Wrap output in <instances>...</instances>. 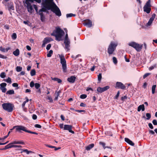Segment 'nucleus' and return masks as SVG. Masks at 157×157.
I'll use <instances>...</instances> for the list:
<instances>
[{
    "instance_id": "f257e3e1",
    "label": "nucleus",
    "mask_w": 157,
    "mask_h": 157,
    "mask_svg": "<svg viewBox=\"0 0 157 157\" xmlns=\"http://www.w3.org/2000/svg\"><path fill=\"white\" fill-rule=\"evenodd\" d=\"M64 34V31L58 27L56 28V29L53 31L51 35L55 36L56 40L60 41L62 40L61 38Z\"/></svg>"
},
{
    "instance_id": "f03ea898",
    "label": "nucleus",
    "mask_w": 157,
    "mask_h": 157,
    "mask_svg": "<svg viewBox=\"0 0 157 157\" xmlns=\"http://www.w3.org/2000/svg\"><path fill=\"white\" fill-rule=\"evenodd\" d=\"M53 0H45L44 3V7L39 10L38 13H43L42 12H46L48 10H51L52 3Z\"/></svg>"
},
{
    "instance_id": "7ed1b4c3",
    "label": "nucleus",
    "mask_w": 157,
    "mask_h": 157,
    "mask_svg": "<svg viewBox=\"0 0 157 157\" xmlns=\"http://www.w3.org/2000/svg\"><path fill=\"white\" fill-rule=\"evenodd\" d=\"M117 45L113 42H111L109 45L107 49V52L109 56L111 55H114V52L116 49Z\"/></svg>"
},
{
    "instance_id": "20e7f679",
    "label": "nucleus",
    "mask_w": 157,
    "mask_h": 157,
    "mask_svg": "<svg viewBox=\"0 0 157 157\" xmlns=\"http://www.w3.org/2000/svg\"><path fill=\"white\" fill-rule=\"evenodd\" d=\"M2 106L4 109L9 112H12L14 107L13 104L10 103H3L2 105Z\"/></svg>"
},
{
    "instance_id": "39448f33",
    "label": "nucleus",
    "mask_w": 157,
    "mask_h": 157,
    "mask_svg": "<svg viewBox=\"0 0 157 157\" xmlns=\"http://www.w3.org/2000/svg\"><path fill=\"white\" fill-rule=\"evenodd\" d=\"M51 10L57 16L59 17L61 15V12L59 8L53 2V1L52 3V7Z\"/></svg>"
},
{
    "instance_id": "423d86ee",
    "label": "nucleus",
    "mask_w": 157,
    "mask_h": 157,
    "mask_svg": "<svg viewBox=\"0 0 157 157\" xmlns=\"http://www.w3.org/2000/svg\"><path fill=\"white\" fill-rule=\"evenodd\" d=\"M15 128L16 129V132H17L20 133L22 132L21 131H24L27 132L28 131L26 127L22 125L15 126L13 127L10 130L12 131V130Z\"/></svg>"
},
{
    "instance_id": "0eeeda50",
    "label": "nucleus",
    "mask_w": 157,
    "mask_h": 157,
    "mask_svg": "<svg viewBox=\"0 0 157 157\" xmlns=\"http://www.w3.org/2000/svg\"><path fill=\"white\" fill-rule=\"evenodd\" d=\"M60 59V63L62 64L63 71L64 72L67 71L66 62L63 55H59Z\"/></svg>"
},
{
    "instance_id": "6e6552de",
    "label": "nucleus",
    "mask_w": 157,
    "mask_h": 157,
    "mask_svg": "<svg viewBox=\"0 0 157 157\" xmlns=\"http://www.w3.org/2000/svg\"><path fill=\"white\" fill-rule=\"evenodd\" d=\"M128 45L134 48L137 52H139L142 49V46L134 42H132L128 44Z\"/></svg>"
},
{
    "instance_id": "1a4fd4ad",
    "label": "nucleus",
    "mask_w": 157,
    "mask_h": 157,
    "mask_svg": "<svg viewBox=\"0 0 157 157\" xmlns=\"http://www.w3.org/2000/svg\"><path fill=\"white\" fill-rule=\"evenodd\" d=\"M64 44H65V49L67 50V51L70 50V40H64Z\"/></svg>"
},
{
    "instance_id": "9d476101",
    "label": "nucleus",
    "mask_w": 157,
    "mask_h": 157,
    "mask_svg": "<svg viewBox=\"0 0 157 157\" xmlns=\"http://www.w3.org/2000/svg\"><path fill=\"white\" fill-rule=\"evenodd\" d=\"M72 125H71L65 124L64 125L63 129L68 130L70 132L74 134L75 133L74 131L72 130Z\"/></svg>"
},
{
    "instance_id": "9b49d317",
    "label": "nucleus",
    "mask_w": 157,
    "mask_h": 157,
    "mask_svg": "<svg viewBox=\"0 0 157 157\" xmlns=\"http://www.w3.org/2000/svg\"><path fill=\"white\" fill-rule=\"evenodd\" d=\"M109 86H106L103 87H98L97 89V91L100 93H102L106 91L109 89Z\"/></svg>"
},
{
    "instance_id": "f8f14e48",
    "label": "nucleus",
    "mask_w": 157,
    "mask_h": 157,
    "mask_svg": "<svg viewBox=\"0 0 157 157\" xmlns=\"http://www.w3.org/2000/svg\"><path fill=\"white\" fill-rule=\"evenodd\" d=\"M6 83H2L0 84V89L1 90L3 93H5L6 90Z\"/></svg>"
},
{
    "instance_id": "ddd939ff",
    "label": "nucleus",
    "mask_w": 157,
    "mask_h": 157,
    "mask_svg": "<svg viewBox=\"0 0 157 157\" xmlns=\"http://www.w3.org/2000/svg\"><path fill=\"white\" fill-rule=\"evenodd\" d=\"M83 24L88 27H91L92 25V21L90 20L87 19L84 21Z\"/></svg>"
},
{
    "instance_id": "4468645a",
    "label": "nucleus",
    "mask_w": 157,
    "mask_h": 157,
    "mask_svg": "<svg viewBox=\"0 0 157 157\" xmlns=\"http://www.w3.org/2000/svg\"><path fill=\"white\" fill-rule=\"evenodd\" d=\"M116 87L121 89H124L125 87L124 85L121 82H117L116 83Z\"/></svg>"
},
{
    "instance_id": "2eb2a0df",
    "label": "nucleus",
    "mask_w": 157,
    "mask_h": 157,
    "mask_svg": "<svg viewBox=\"0 0 157 157\" xmlns=\"http://www.w3.org/2000/svg\"><path fill=\"white\" fill-rule=\"evenodd\" d=\"M25 4L27 5L26 7L28 12L29 13H32L33 12V8L32 6L31 5V4Z\"/></svg>"
},
{
    "instance_id": "dca6fc26",
    "label": "nucleus",
    "mask_w": 157,
    "mask_h": 157,
    "mask_svg": "<svg viewBox=\"0 0 157 157\" xmlns=\"http://www.w3.org/2000/svg\"><path fill=\"white\" fill-rule=\"evenodd\" d=\"M155 15H156L155 13H153L151 17L150 18L148 21L147 23V25L148 26H150L151 25L155 17Z\"/></svg>"
},
{
    "instance_id": "f3484780",
    "label": "nucleus",
    "mask_w": 157,
    "mask_h": 157,
    "mask_svg": "<svg viewBox=\"0 0 157 157\" xmlns=\"http://www.w3.org/2000/svg\"><path fill=\"white\" fill-rule=\"evenodd\" d=\"M76 78L75 76H71L69 77L67 79V81L71 83H73L74 82Z\"/></svg>"
},
{
    "instance_id": "a211bd4d",
    "label": "nucleus",
    "mask_w": 157,
    "mask_h": 157,
    "mask_svg": "<svg viewBox=\"0 0 157 157\" xmlns=\"http://www.w3.org/2000/svg\"><path fill=\"white\" fill-rule=\"evenodd\" d=\"M125 141L130 145L133 146L134 144L131 140L128 138H125L124 139Z\"/></svg>"
},
{
    "instance_id": "6ab92c4d",
    "label": "nucleus",
    "mask_w": 157,
    "mask_h": 157,
    "mask_svg": "<svg viewBox=\"0 0 157 157\" xmlns=\"http://www.w3.org/2000/svg\"><path fill=\"white\" fill-rule=\"evenodd\" d=\"M143 9L144 11L146 12L147 13H149L151 10V9L150 7H147L145 6H144Z\"/></svg>"
},
{
    "instance_id": "aec40b11",
    "label": "nucleus",
    "mask_w": 157,
    "mask_h": 157,
    "mask_svg": "<svg viewBox=\"0 0 157 157\" xmlns=\"http://www.w3.org/2000/svg\"><path fill=\"white\" fill-rule=\"evenodd\" d=\"M144 104L140 105L138 107L137 111L140 112L141 110L142 111L144 110Z\"/></svg>"
},
{
    "instance_id": "412c9836",
    "label": "nucleus",
    "mask_w": 157,
    "mask_h": 157,
    "mask_svg": "<svg viewBox=\"0 0 157 157\" xmlns=\"http://www.w3.org/2000/svg\"><path fill=\"white\" fill-rule=\"evenodd\" d=\"M50 41L49 40V38L48 37L45 38L43 41V43L42 44V46H44L46 44L49 42Z\"/></svg>"
},
{
    "instance_id": "4be33fe9",
    "label": "nucleus",
    "mask_w": 157,
    "mask_h": 157,
    "mask_svg": "<svg viewBox=\"0 0 157 157\" xmlns=\"http://www.w3.org/2000/svg\"><path fill=\"white\" fill-rule=\"evenodd\" d=\"M12 147H13V145L11 144V143L9 144L8 145L6 146L3 149H2V150H6L8 149H9L10 148H11Z\"/></svg>"
},
{
    "instance_id": "5701e85b",
    "label": "nucleus",
    "mask_w": 157,
    "mask_h": 157,
    "mask_svg": "<svg viewBox=\"0 0 157 157\" xmlns=\"http://www.w3.org/2000/svg\"><path fill=\"white\" fill-rule=\"evenodd\" d=\"M39 14L40 16V19L41 21L42 22H44L45 21V17L43 13H39Z\"/></svg>"
},
{
    "instance_id": "b1692460",
    "label": "nucleus",
    "mask_w": 157,
    "mask_h": 157,
    "mask_svg": "<svg viewBox=\"0 0 157 157\" xmlns=\"http://www.w3.org/2000/svg\"><path fill=\"white\" fill-rule=\"evenodd\" d=\"M94 146V144H91L88 146H87L86 147V150L87 151H89Z\"/></svg>"
},
{
    "instance_id": "393cba45",
    "label": "nucleus",
    "mask_w": 157,
    "mask_h": 157,
    "mask_svg": "<svg viewBox=\"0 0 157 157\" xmlns=\"http://www.w3.org/2000/svg\"><path fill=\"white\" fill-rule=\"evenodd\" d=\"M13 54L15 56H17L19 55L20 54V52L19 49L18 48L13 52Z\"/></svg>"
},
{
    "instance_id": "a878e982",
    "label": "nucleus",
    "mask_w": 157,
    "mask_h": 157,
    "mask_svg": "<svg viewBox=\"0 0 157 157\" xmlns=\"http://www.w3.org/2000/svg\"><path fill=\"white\" fill-rule=\"evenodd\" d=\"M51 79L57 82L58 83H61L62 82V81L60 79L57 78L51 77Z\"/></svg>"
},
{
    "instance_id": "bb28decb",
    "label": "nucleus",
    "mask_w": 157,
    "mask_h": 157,
    "mask_svg": "<svg viewBox=\"0 0 157 157\" xmlns=\"http://www.w3.org/2000/svg\"><path fill=\"white\" fill-rule=\"evenodd\" d=\"M14 93V91L13 90H9L7 91L6 93V94H9L10 95L13 94Z\"/></svg>"
},
{
    "instance_id": "cd10ccee",
    "label": "nucleus",
    "mask_w": 157,
    "mask_h": 157,
    "mask_svg": "<svg viewBox=\"0 0 157 157\" xmlns=\"http://www.w3.org/2000/svg\"><path fill=\"white\" fill-rule=\"evenodd\" d=\"M4 81L7 82L8 83L11 84L12 83V81L11 80V78L8 77L7 79H5L4 80Z\"/></svg>"
},
{
    "instance_id": "c85d7f7f",
    "label": "nucleus",
    "mask_w": 157,
    "mask_h": 157,
    "mask_svg": "<svg viewBox=\"0 0 157 157\" xmlns=\"http://www.w3.org/2000/svg\"><path fill=\"white\" fill-rule=\"evenodd\" d=\"M53 51L52 50H50L48 53L47 54V56L48 57H51L53 54Z\"/></svg>"
},
{
    "instance_id": "c756f323",
    "label": "nucleus",
    "mask_w": 157,
    "mask_h": 157,
    "mask_svg": "<svg viewBox=\"0 0 157 157\" xmlns=\"http://www.w3.org/2000/svg\"><path fill=\"white\" fill-rule=\"evenodd\" d=\"M36 71L34 69H32L30 72L31 76H33L36 75Z\"/></svg>"
},
{
    "instance_id": "7c9ffc66",
    "label": "nucleus",
    "mask_w": 157,
    "mask_h": 157,
    "mask_svg": "<svg viewBox=\"0 0 157 157\" xmlns=\"http://www.w3.org/2000/svg\"><path fill=\"white\" fill-rule=\"evenodd\" d=\"M76 16L75 14H74L72 13L67 14L66 15V17L67 18L71 17L72 16L75 17Z\"/></svg>"
},
{
    "instance_id": "2f4dec72",
    "label": "nucleus",
    "mask_w": 157,
    "mask_h": 157,
    "mask_svg": "<svg viewBox=\"0 0 157 157\" xmlns=\"http://www.w3.org/2000/svg\"><path fill=\"white\" fill-rule=\"evenodd\" d=\"M156 87V85H154L152 86V93L153 94H154L155 93V90Z\"/></svg>"
},
{
    "instance_id": "473e14b6",
    "label": "nucleus",
    "mask_w": 157,
    "mask_h": 157,
    "mask_svg": "<svg viewBox=\"0 0 157 157\" xmlns=\"http://www.w3.org/2000/svg\"><path fill=\"white\" fill-rule=\"evenodd\" d=\"M34 1V0H25V4H31V3H33Z\"/></svg>"
},
{
    "instance_id": "72a5a7b5",
    "label": "nucleus",
    "mask_w": 157,
    "mask_h": 157,
    "mask_svg": "<svg viewBox=\"0 0 157 157\" xmlns=\"http://www.w3.org/2000/svg\"><path fill=\"white\" fill-rule=\"evenodd\" d=\"M113 63L115 64H116L117 63V58L115 57H113Z\"/></svg>"
},
{
    "instance_id": "f704fd0d",
    "label": "nucleus",
    "mask_w": 157,
    "mask_h": 157,
    "mask_svg": "<svg viewBox=\"0 0 157 157\" xmlns=\"http://www.w3.org/2000/svg\"><path fill=\"white\" fill-rule=\"evenodd\" d=\"M6 76V74L4 72L1 73L0 75V77L2 78H5Z\"/></svg>"
},
{
    "instance_id": "c9c22d12",
    "label": "nucleus",
    "mask_w": 157,
    "mask_h": 157,
    "mask_svg": "<svg viewBox=\"0 0 157 157\" xmlns=\"http://www.w3.org/2000/svg\"><path fill=\"white\" fill-rule=\"evenodd\" d=\"M13 40H15L17 38V35L15 33H13L12 36H11Z\"/></svg>"
},
{
    "instance_id": "e433bc0d",
    "label": "nucleus",
    "mask_w": 157,
    "mask_h": 157,
    "mask_svg": "<svg viewBox=\"0 0 157 157\" xmlns=\"http://www.w3.org/2000/svg\"><path fill=\"white\" fill-rule=\"evenodd\" d=\"M146 116L147 117L146 118V119L148 120L151 118V114L150 113H146Z\"/></svg>"
},
{
    "instance_id": "4c0bfd02",
    "label": "nucleus",
    "mask_w": 157,
    "mask_h": 157,
    "mask_svg": "<svg viewBox=\"0 0 157 157\" xmlns=\"http://www.w3.org/2000/svg\"><path fill=\"white\" fill-rule=\"evenodd\" d=\"M34 86L35 88L37 89H38L40 86V85L37 83H35Z\"/></svg>"
},
{
    "instance_id": "58836bf2",
    "label": "nucleus",
    "mask_w": 157,
    "mask_h": 157,
    "mask_svg": "<svg viewBox=\"0 0 157 157\" xmlns=\"http://www.w3.org/2000/svg\"><path fill=\"white\" fill-rule=\"evenodd\" d=\"M87 95L86 94H82L80 95V98L82 99L86 98L87 97Z\"/></svg>"
},
{
    "instance_id": "ea45409f",
    "label": "nucleus",
    "mask_w": 157,
    "mask_h": 157,
    "mask_svg": "<svg viewBox=\"0 0 157 157\" xmlns=\"http://www.w3.org/2000/svg\"><path fill=\"white\" fill-rule=\"evenodd\" d=\"M22 69V68L19 66H17L16 67V71L17 72L21 71Z\"/></svg>"
},
{
    "instance_id": "a19ab883",
    "label": "nucleus",
    "mask_w": 157,
    "mask_h": 157,
    "mask_svg": "<svg viewBox=\"0 0 157 157\" xmlns=\"http://www.w3.org/2000/svg\"><path fill=\"white\" fill-rule=\"evenodd\" d=\"M102 78L101 74L100 73L98 75V80L99 82L101 81Z\"/></svg>"
},
{
    "instance_id": "79ce46f5",
    "label": "nucleus",
    "mask_w": 157,
    "mask_h": 157,
    "mask_svg": "<svg viewBox=\"0 0 157 157\" xmlns=\"http://www.w3.org/2000/svg\"><path fill=\"white\" fill-rule=\"evenodd\" d=\"M156 65L155 64L153 66H151L149 68V70H151L155 68H156Z\"/></svg>"
},
{
    "instance_id": "37998d69",
    "label": "nucleus",
    "mask_w": 157,
    "mask_h": 157,
    "mask_svg": "<svg viewBox=\"0 0 157 157\" xmlns=\"http://www.w3.org/2000/svg\"><path fill=\"white\" fill-rule=\"evenodd\" d=\"M120 94V91H119L117 92V93L116 95L114 97V98L115 99H118V97L119 96Z\"/></svg>"
},
{
    "instance_id": "c03bdc74",
    "label": "nucleus",
    "mask_w": 157,
    "mask_h": 157,
    "mask_svg": "<svg viewBox=\"0 0 157 157\" xmlns=\"http://www.w3.org/2000/svg\"><path fill=\"white\" fill-rule=\"evenodd\" d=\"M144 6H145L147 7H150L151 6L150 3H149V2H147L145 5Z\"/></svg>"
},
{
    "instance_id": "a18cd8bd",
    "label": "nucleus",
    "mask_w": 157,
    "mask_h": 157,
    "mask_svg": "<svg viewBox=\"0 0 157 157\" xmlns=\"http://www.w3.org/2000/svg\"><path fill=\"white\" fill-rule=\"evenodd\" d=\"M151 74L150 73H146L143 76V78H145L146 77L148 76L149 75Z\"/></svg>"
},
{
    "instance_id": "49530a36",
    "label": "nucleus",
    "mask_w": 157,
    "mask_h": 157,
    "mask_svg": "<svg viewBox=\"0 0 157 157\" xmlns=\"http://www.w3.org/2000/svg\"><path fill=\"white\" fill-rule=\"evenodd\" d=\"M61 91L59 90L58 91H56L55 93V96H59V95L61 93Z\"/></svg>"
},
{
    "instance_id": "de8ad7c7",
    "label": "nucleus",
    "mask_w": 157,
    "mask_h": 157,
    "mask_svg": "<svg viewBox=\"0 0 157 157\" xmlns=\"http://www.w3.org/2000/svg\"><path fill=\"white\" fill-rule=\"evenodd\" d=\"M152 123L154 125H157V121L155 119H154L152 121Z\"/></svg>"
},
{
    "instance_id": "09e8293b",
    "label": "nucleus",
    "mask_w": 157,
    "mask_h": 157,
    "mask_svg": "<svg viewBox=\"0 0 157 157\" xmlns=\"http://www.w3.org/2000/svg\"><path fill=\"white\" fill-rule=\"evenodd\" d=\"M35 84L33 81H31L30 83V86L31 87H33L34 86Z\"/></svg>"
},
{
    "instance_id": "8fccbe9b",
    "label": "nucleus",
    "mask_w": 157,
    "mask_h": 157,
    "mask_svg": "<svg viewBox=\"0 0 157 157\" xmlns=\"http://www.w3.org/2000/svg\"><path fill=\"white\" fill-rule=\"evenodd\" d=\"M27 132L29 133H30L36 134V135H38V133H37L35 132H32V131H30L29 130H28Z\"/></svg>"
},
{
    "instance_id": "3c124183",
    "label": "nucleus",
    "mask_w": 157,
    "mask_h": 157,
    "mask_svg": "<svg viewBox=\"0 0 157 157\" xmlns=\"http://www.w3.org/2000/svg\"><path fill=\"white\" fill-rule=\"evenodd\" d=\"M127 97L126 96H124L123 97H122L121 98V99L122 101H124V100L127 99Z\"/></svg>"
},
{
    "instance_id": "603ef678",
    "label": "nucleus",
    "mask_w": 157,
    "mask_h": 157,
    "mask_svg": "<svg viewBox=\"0 0 157 157\" xmlns=\"http://www.w3.org/2000/svg\"><path fill=\"white\" fill-rule=\"evenodd\" d=\"M99 144H100L102 145V146H103V148L104 149H105V143L101 142H100Z\"/></svg>"
},
{
    "instance_id": "864d4df0",
    "label": "nucleus",
    "mask_w": 157,
    "mask_h": 157,
    "mask_svg": "<svg viewBox=\"0 0 157 157\" xmlns=\"http://www.w3.org/2000/svg\"><path fill=\"white\" fill-rule=\"evenodd\" d=\"M0 51L3 52H6L5 48H3L2 47H0Z\"/></svg>"
},
{
    "instance_id": "5fc2aeb1",
    "label": "nucleus",
    "mask_w": 157,
    "mask_h": 157,
    "mask_svg": "<svg viewBox=\"0 0 157 157\" xmlns=\"http://www.w3.org/2000/svg\"><path fill=\"white\" fill-rule=\"evenodd\" d=\"M33 6L34 7V9H35L37 13L38 12V8L37 6L36 5L33 4Z\"/></svg>"
},
{
    "instance_id": "6e6d98bb",
    "label": "nucleus",
    "mask_w": 157,
    "mask_h": 157,
    "mask_svg": "<svg viewBox=\"0 0 157 157\" xmlns=\"http://www.w3.org/2000/svg\"><path fill=\"white\" fill-rule=\"evenodd\" d=\"M51 44H48L46 48V49L47 50H49L50 48L51 47Z\"/></svg>"
},
{
    "instance_id": "4d7b16f0",
    "label": "nucleus",
    "mask_w": 157,
    "mask_h": 157,
    "mask_svg": "<svg viewBox=\"0 0 157 157\" xmlns=\"http://www.w3.org/2000/svg\"><path fill=\"white\" fill-rule=\"evenodd\" d=\"M75 111L79 112V113H81L82 112H85V110H75Z\"/></svg>"
},
{
    "instance_id": "13d9d810",
    "label": "nucleus",
    "mask_w": 157,
    "mask_h": 157,
    "mask_svg": "<svg viewBox=\"0 0 157 157\" xmlns=\"http://www.w3.org/2000/svg\"><path fill=\"white\" fill-rule=\"evenodd\" d=\"M23 23L28 26L29 25V22L28 21H23Z\"/></svg>"
},
{
    "instance_id": "bf43d9fd",
    "label": "nucleus",
    "mask_w": 157,
    "mask_h": 157,
    "mask_svg": "<svg viewBox=\"0 0 157 157\" xmlns=\"http://www.w3.org/2000/svg\"><path fill=\"white\" fill-rule=\"evenodd\" d=\"M0 58L2 59H6L7 58V57L6 56H5L0 54Z\"/></svg>"
},
{
    "instance_id": "052dcab7",
    "label": "nucleus",
    "mask_w": 157,
    "mask_h": 157,
    "mask_svg": "<svg viewBox=\"0 0 157 157\" xmlns=\"http://www.w3.org/2000/svg\"><path fill=\"white\" fill-rule=\"evenodd\" d=\"M12 85L14 87H17L18 86V84L16 83H13Z\"/></svg>"
},
{
    "instance_id": "680f3d73",
    "label": "nucleus",
    "mask_w": 157,
    "mask_h": 157,
    "mask_svg": "<svg viewBox=\"0 0 157 157\" xmlns=\"http://www.w3.org/2000/svg\"><path fill=\"white\" fill-rule=\"evenodd\" d=\"M32 118L33 120H36L37 118V116L36 114H33L32 116Z\"/></svg>"
},
{
    "instance_id": "e2e57ef3",
    "label": "nucleus",
    "mask_w": 157,
    "mask_h": 157,
    "mask_svg": "<svg viewBox=\"0 0 157 157\" xmlns=\"http://www.w3.org/2000/svg\"><path fill=\"white\" fill-rule=\"evenodd\" d=\"M148 126L151 129H152L153 128V125L151 123H149L148 124Z\"/></svg>"
},
{
    "instance_id": "0e129e2a",
    "label": "nucleus",
    "mask_w": 157,
    "mask_h": 157,
    "mask_svg": "<svg viewBox=\"0 0 157 157\" xmlns=\"http://www.w3.org/2000/svg\"><path fill=\"white\" fill-rule=\"evenodd\" d=\"M35 127L38 128H41V126L40 125L37 124H35Z\"/></svg>"
},
{
    "instance_id": "69168bd1",
    "label": "nucleus",
    "mask_w": 157,
    "mask_h": 157,
    "mask_svg": "<svg viewBox=\"0 0 157 157\" xmlns=\"http://www.w3.org/2000/svg\"><path fill=\"white\" fill-rule=\"evenodd\" d=\"M17 144H24V143L22 141H17Z\"/></svg>"
},
{
    "instance_id": "338daca9",
    "label": "nucleus",
    "mask_w": 157,
    "mask_h": 157,
    "mask_svg": "<svg viewBox=\"0 0 157 157\" xmlns=\"http://www.w3.org/2000/svg\"><path fill=\"white\" fill-rule=\"evenodd\" d=\"M23 151L26 153L27 154H29L30 152V151H28L27 149H25L23 150Z\"/></svg>"
},
{
    "instance_id": "774afa93",
    "label": "nucleus",
    "mask_w": 157,
    "mask_h": 157,
    "mask_svg": "<svg viewBox=\"0 0 157 157\" xmlns=\"http://www.w3.org/2000/svg\"><path fill=\"white\" fill-rule=\"evenodd\" d=\"M26 49L28 51H30L31 49V47L29 45H27L26 46Z\"/></svg>"
}]
</instances>
